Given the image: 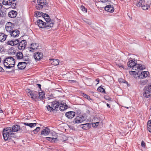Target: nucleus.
Masks as SVG:
<instances>
[{
  "mask_svg": "<svg viewBox=\"0 0 151 151\" xmlns=\"http://www.w3.org/2000/svg\"><path fill=\"white\" fill-rule=\"evenodd\" d=\"M2 135L5 141L9 140L12 137H14V134L13 133L10 127L4 128L2 131Z\"/></svg>",
  "mask_w": 151,
  "mask_h": 151,
  "instance_id": "nucleus-1",
  "label": "nucleus"
},
{
  "mask_svg": "<svg viewBox=\"0 0 151 151\" xmlns=\"http://www.w3.org/2000/svg\"><path fill=\"white\" fill-rule=\"evenodd\" d=\"M52 22L51 23L48 24V22H44L42 20L39 19L37 21V24L40 28L48 29L53 26Z\"/></svg>",
  "mask_w": 151,
  "mask_h": 151,
  "instance_id": "nucleus-2",
  "label": "nucleus"
},
{
  "mask_svg": "<svg viewBox=\"0 0 151 151\" xmlns=\"http://www.w3.org/2000/svg\"><path fill=\"white\" fill-rule=\"evenodd\" d=\"M60 103V102L57 100L51 102V105H48L46 106L47 110L50 112L53 111H57Z\"/></svg>",
  "mask_w": 151,
  "mask_h": 151,
  "instance_id": "nucleus-3",
  "label": "nucleus"
},
{
  "mask_svg": "<svg viewBox=\"0 0 151 151\" xmlns=\"http://www.w3.org/2000/svg\"><path fill=\"white\" fill-rule=\"evenodd\" d=\"M26 91L28 96L29 95L31 96V98L32 99L34 100L35 101L39 100L38 92L32 91L29 89H26Z\"/></svg>",
  "mask_w": 151,
  "mask_h": 151,
  "instance_id": "nucleus-4",
  "label": "nucleus"
},
{
  "mask_svg": "<svg viewBox=\"0 0 151 151\" xmlns=\"http://www.w3.org/2000/svg\"><path fill=\"white\" fill-rule=\"evenodd\" d=\"M144 92L143 93V96L146 98L151 97V83L147 85L143 89Z\"/></svg>",
  "mask_w": 151,
  "mask_h": 151,
  "instance_id": "nucleus-5",
  "label": "nucleus"
},
{
  "mask_svg": "<svg viewBox=\"0 0 151 151\" xmlns=\"http://www.w3.org/2000/svg\"><path fill=\"white\" fill-rule=\"evenodd\" d=\"M10 128H11L12 131L13 133L14 132H17L18 131H19L20 132H22L26 128V127L23 126L20 128L19 125L15 124L13 125L12 127H10Z\"/></svg>",
  "mask_w": 151,
  "mask_h": 151,
  "instance_id": "nucleus-6",
  "label": "nucleus"
},
{
  "mask_svg": "<svg viewBox=\"0 0 151 151\" xmlns=\"http://www.w3.org/2000/svg\"><path fill=\"white\" fill-rule=\"evenodd\" d=\"M37 4L36 6V8L37 10H40L43 8L44 5L47 6L46 0H37Z\"/></svg>",
  "mask_w": 151,
  "mask_h": 151,
  "instance_id": "nucleus-7",
  "label": "nucleus"
},
{
  "mask_svg": "<svg viewBox=\"0 0 151 151\" xmlns=\"http://www.w3.org/2000/svg\"><path fill=\"white\" fill-rule=\"evenodd\" d=\"M86 120V118L83 115H80L77 116L73 121V122L74 124H78L82 123Z\"/></svg>",
  "mask_w": 151,
  "mask_h": 151,
  "instance_id": "nucleus-8",
  "label": "nucleus"
},
{
  "mask_svg": "<svg viewBox=\"0 0 151 151\" xmlns=\"http://www.w3.org/2000/svg\"><path fill=\"white\" fill-rule=\"evenodd\" d=\"M134 65L133 67L132 68V70H142L145 68V66L144 65L137 64V61L136 63Z\"/></svg>",
  "mask_w": 151,
  "mask_h": 151,
  "instance_id": "nucleus-9",
  "label": "nucleus"
},
{
  "mask_svg": "<svg viewBox=\"0 0 151 151\" xmlns=\"http://www.w3.org/2000/svg\"><path fill=\"white\" fill-rule=\"evenodd\" d=\"M27 42L25 40H22L19 42L17 46L19 50H24L25 48Z\"/></svg>",
  "mask_w": 151,
  "mask_h": 151,
  "instance_id": "nucleus-10",
  "label": "nucleus"
},
{
  "mask_svg": "<svg viewBox=\"0 0 151 151\" xmlns=\"http://www.w3.org/2000/svg\"><path fill=\"white\" fill-rule=\"evenodd\" d=\"M34 57L36 61H39L42 58L43 55L41 52H35L34 55Z\"/></svg>",
  "mask_w": 151,
  "mask_h": 151,
  "instance_id": "nucleus-11",
  "label": "nucleus"
},
{
  "mask_svg": "<svg viewBox=\"0 0 151 151\" xmlns=\"http://www.w3.org/2000/svg\"><path fill=\"white\" fill-rule=\"evenodd\" d=\"M59 106V109L61 111H63L65 110H66L68 108V106L65 103H62L61 102H60Z\"/></svg>",
  "mask_w": 151,
  "mask_h": 151,
  "instance_id": "nucleus-12",
  "label": "nucleus"
},
{
  "mask_svg": "<svg viewBox=\"0 0 151 151\" xmlns=\"http://www.w3.org/2000/svg\"><path fill=\"white\" fill-rule=\"evenodd\" d=\"M65 115L68 119H72L75 116V113L73 111H68L65 113Z\"/></svg>",
  "mask_w": 151,
  "mask_h": 151,
  "instance_id": "nucleus-13",
  "label": "nucleus"
},
{
  "mask_svg": "<svg viewBox=\"0 0 151 151\" xmlns=\"http://www.w3.org/2000/svg\"><path fill=\"white\" fill-rule=\"evenodd\" d=\"M27 65V63L25 62H19L17 65L18 68L19 70L24 69Z\"/></svg>",
  "mask_w": 151,
  "mask_h": 151,
  "instance_id": "nucleus-14",
  "label": "nucleus"
},
{
  "mask_svg": "<svg viewBox=\"0 0 151 151\" xmlns=\"http://www.w3.org/2000/svg\"><path fill=\"white\" fill-rule=\"evenodd\" d=\"M104 9L106 11L111 13L113 12L114 10L113 6L110 4L105 7Z\"/></svg>",
  "mask_w": 151,
  "mask_h": 151,
  "instance_id": "nucleus-15",
  "label": "nucleus"
},
{
  "mask_svg": "<svg viewBox=\"0 0 151 151\" xmlns=\"http://www.w3.org/2000/svg\"><path fill=\"white\" fill-rule=\"evenodd\" d=\"M20 32L18 29L13 30L10 33L12 37H16L19 36Z\"/></svg>",
  "mask_w": 151,
  "mask_h": 151,
  "instance_id": "nucleus-16",
  "label": "nucleus"
},
{
  "mask_svg": "<svg viewBox=\"0 0 151 151\" xmlns=\"http://www.w3.org/2000/svg\"><path fill=\"white\" fill-rule=\"evenodd\" d=\"M80 126L83 129L86 130L89 129L91 126V124L90 123L81 124Z\"/></svg>",
  "mask_w": 151,
  "mask_h": 151,
  "instance_id": "nucleus-17",
  "label": "nucleus"
},
{
  "mask_svg": "<svg viewBox=\"0 0 151 151\" xmlns=\"http://www.w3.org/2000/svg\"><path fill=\"white\" fill-rule=\"evenodd\" d=\"M17 12L15 11L12 10L8 14V16L11 18H14L16 17L17 15Z\"/></svg>",
  "mask_w": 151,
  "mask_h": 151,
  "instance_id": "nucleus-18",
  "label": "nucleus"
},
{
  "mask_svg": "<svg viewBox=\"0 0 151 151\" xmlns=\"http://www.w3.org/2000/svg\"><path fill=\"white\" fill-rule=\"evenodd\" d=\"M49 60L52 65H57L59 64V61L58 59H50Z\"/></svg>",
  "mask_w": 151,
  "mask_h": 151,
  "instance_id": "nucleus-19",
  "label": "nucleus"
},
{
  "mask_svg": "<svg viewBox=\"0 0 151 151\" xmlns=\"http://www.w3.org/2000/svg\"><path fill=\"white\" fill-rule=\"evenodd\" d=\"M50 132V129L47 128V127L45 129H43L41 132V135H48Z\"/></svg>",
  "mask_w": 151,
  "mask_h": 151,
  "instance_id": "nucleus-20",
  "label": "nucleus"
},
{
  "mask_svg": "<svg viewBox=\"0 0 151 151\" xmlns=\"http://www.w3.org/2000/svg\"><path fill=\"white\" fill-rule=\"evenodd\" d=\"M39 93V99L40 100H43L44 99L45 97V93L43 91H41V92H38Z\"/></svg>",
  "mask_w": 151,
  "mask_h": 151,
  "instance_id": "nucleus-21",
  "label": "nucleus"
},
{
  "mask_svg": "<svg viewBox=\"0 0 151 151\" xmlns=\"http://www.w3.org/2000/svg\"><path fill=\"white\" fill-rule=\"evenodd\" d=\"M136 63V62H135V60H131L129 61L127 63V65L128 67L130 68H132L134 66V64Z\"/></svg>",
  "mask_w": 151,
  "mask_h": 151,
  "instance_id": "nucleus-22",
  "label": "nucleus"
},
{
  "mask_svg": "<svg viewBox=\"0 0 151 151\" xmlns=\"http://www.w3.org/2000/svg\"><path fill=\"white\" fill-rule=\"evenodd\" d=\"M142 77H140V79H142L148 76L149 75V72L148 71H143L141 72Z\"/></svg>",
  "mask_w": 151,
  "mask_h": 151,
  "instance_id": "nucleus-23",
  "label": "nucleus"
},
{
  "mask_svg": "<svg viewBox=\"0 0 151 151\" xmlns=\"http://www.w3.org/2000/svg\"><path fill=\"white\" fill-rule=\"evenodd\" d=\"M7 35L2 33H0V41L3 42L6 39Z\"/></svg>",
  "mask_w": 151,
  "mask_h": 151,
  "instance_id": "nucleus-24",
  "label": "nucleus"
},
{
  "mask_svg": "<svg viewBox=\"0 0 151 151\" xmlns=\"http://www.w3.org/2000/svg\"><path fill=\"white\" fill-rule=\"evenodd\" d=\"M5 61H6L9 63H12V62H13V63H15V60L12 57H9L5 59Z\"/></svg>",
  "mask_w": 151,
  "mask_h": 151,
  "instance_id": "nucleus-25",
  "label": "nucleus"
},
{
  "mask_svg": "<svg viewBox=\"0 0 151 151\" xmlns=\"http://www.w3.org/2000/svg\"><path fill=\"white\" fill-rule=\"evenodd\" d=\"M16 56L17 59H21L24 58L22 53L21 52H18L16 54Z\"/></svg>",
  "mask_w": 151,
  "mask_h": 151,
  "instance_id": "nucleus-26",
  "label": "nucleus"
},
{
  "mask_svg": "<svg viewBox=\"0 0 151 151\" xmlns=\"http://www.w3.org/2000/svg\"><path fill=\"white\" fill-rule=\"evenodd\" d=\"M145 3V0H139V1H137L136 4V5L138 7L142 6V5H144Z\"/></svg>",
  "mask_w": 151,
  "mask_h": 151,
  "instance_id": "nucleus-27",
  "label": "nucleus"
},
{
  "mask_svg": "<svg viewBox=\"0 0 151 151\" xmlns=\"http://www.w3.org/2000/svg\"><path fill=\"white\" fill-rule=\"evenodd\" d=\"M48 17H48H45L44 18V19L45 20L46 22L47 23L48 22V24H49L50 23H52H52L53 25L54 24V21L53 20H51V19L50 18V17L49 16V17Z\"/></svg>",
  "mask_w": 151,
  "mask_h": 151,
  "instance_id": "nucleus-28",
  "label": "nucleus"
},
{
  "mask_svg": "<svg viewBox=\"0 0 151 151\" xmlns=\"http://www.w3.org/2000/svg\"><path fill=\"white\" fill-rule=\"evenodd\" d=\"M23 124L25 125L28 126L31 128H32L35 126L37 124V123H28L27 122H24Z\"/></svg>",
  "mask_w": 151,
  "mask_h": 151,
  "instance_id": "nucleus-29",
  "label": "nucleus"
},
{
  "mask_svg": "<svg viewBox=\"0 0 151 151\" xmlns=\"http://www.w3.org/2000/svg\"><path fill=\"white\" fill-rule=\"evenodd\" d=\"M148 80L147 79L142 80L140 81L138 83L142 86H144L148 82Z\"/></svg>",
  "mask_w": 151,
  "mask_h": 151,
  "instance_id": "nucleus-30",
  "label": "nucleus"
},
{
  "mask_svg": "<svg viewBox=\"0 0 151 151\" xmlns=\"http://www.w3.org/2000/svg\"><path fill=\"white\" fill-rule=\"evenodd\" d=\"M46 138L47 140L50 141L52 143L55 142L56 140L57 139V138H54L50 137H46Z\"/></svg>",
  "mask_w": 151,
  "mask_h": 151,
  "instance_id": "nucleus-31",
  "label": "nucleus"
},
{
  "mask_svg": "<svg viewBox=\"0 0 151 151\" xmlns=\"http://www.w3.org/2000/svg\"><path fill=\"white\" fill-rule=\"evenodd\" d=\"M31 45L32 47H30V49H32V50H34L35 49H37V47L39 46V44L37 43H32L31 44Z\"/></svg>",
  "mask_w": 151,
  "mask_h": 151,
  "instance_id": "nucleus-32",
  "label": "nucleus"
},
{
  "mask_svg": "<svg viewBox=\"0 0 151 151\" xmlns=\"http://www.w3.org/2000/svg\"><path fill=\"white\" fill-rule=\"evenodd\" d=\"M147 128L148 130L151 132V120H149L147 123Z\"/></svg>",
  "mask_w": 151,
  "mask_h": 151,
  "instance_id": "nucleus-33",
  "label": "nucleus"
},
{
  "mask_svg": "<svg viewBox=\"0 0 151 151\" xmlns=\"http://www.w3.org/2000/svg\"><path fill=\"white\" fill-rule=\"evenodd\" d=\"M14 27H5V29L6 31L9 33L13 30V28Z\"/></svg>",
  "mask_w": 151,
  "mask_h": 151,
  "instance_id": "nucleus-34",
  "label": "nucleus"
},
{
  "mask_svg": "<svg viewBox=\"0 0 151 151\" xmlns=\"http://www.w3.org/2000/svg\"><path fill=\"white\" fill-rule=\"evenodd\" d=\"M86 23V24L88 25H91V21L89 19H87L84 18L82 19Z\"/></svg>",
  "mask_w": 151,
  "mask_h": 151,
  "instance_id": "nucleus-35",
  "label": "nucleus"
},
{
  "mask_svg": "<svg viewBox=\"0 0 151 151\" xmlns=\"http://www.w3.org/2000/svg\"><path fill=\"white\" fill-rule=\"evenodd\" d=\"M9 5H11V7L12 9H14L16 8V4L15 3L12 2V1H9Z\"/></svg>",
  "mask_w": 151,
  "mask_h": 151,
  "instance_id": "nucleus-36",
  "label": "nucleus"
},
{
  "mask_svg": "<svg viewBox=\"0 0 151 151\" xmlns=\"http://www.w3.org/2000/svg\"><path fill=\"white\" fill-rule=\"evenodd\" d=\"M97 90L100 92L106 93L104 89L102 88L101 86L99 87L98 88Z\"/></svg>",
  "mask_w": 151,
  "mask_h": 151,
  "instance_id": "nucleus-37",
  "label": "nucleus"
},
{
  "mask_svg": "<svg viewBox=\"0 0 151 151\" xmlns=\"http://www.w3.org/2000/svg\"><path fill=\"white\" fill-rule=\"evenodd\" d=\"M82 95L85 98H86V99H87L88 100H92V99L90 98V96L89 95H87L86 94H85L84 93H83L82 94Z\"/></svg>",
  "mask_w": 151,
  "mask_h": 151,
  "instance_id": "nucleus-38",
  "label": "nucleus"
},
{
  "mask_svg": "<svg viewBox=\"0 0 151 151\" xmlns=\"http://www.w3.org/2000/svg\"><path fill=\"white\" fill-rule=\"evenodd\" d=\"M129 73L130 75H134L135 76L139 75V74H138L137 70V71H129Z\"/></svg>",
  "mask_w": 151,
  "mask_h": 151,
  "instance_id": "nucleus-39",
  "label": "nucleus"
},
{
  "mask_svg": "<svg viewBox=\"0 0 151 151\" xmlns=\"http://www.w3.org/2000/svg\"><path fill=\"white\" fill-rule=\"evenodd\" d=\"M142 9L144 10H146L148 9V8L150 7V6L149 5L146 4H144L141 6Z\"/></svg>",
  "mask_w": 151,
  "mask_h": 151,
  "instance_id": "nucleus-40",
  "label": "nucleus"
},
{
  "mask_svg": "<svg viewBox=\"0 0 151 151\" xmlns=\"http://www.w3.org/2000/svg\"><path fill=\"white\" fill-rule=\"evenodd\" d=\"M42 12H40L38 11L36 12L35 14V16L37 17H40L42 16Z\"/></svg>",
  "mask_w": 151,
  "mask_h": 151,
  "instance_id": "nucleus-41",
  "label": "nucleus"
},
{
  "mask_svg": "<svg viewBox=\"0 0 151 151\" xmlns=\"http://www.w3.org/2000/svg\"><path fill=\"white\" fill-rule=\"evenodd\" d=\"M14 23L9 22L6 23L5 27H14Z\"/></svg>",
  "mask_w": 151,
  "mask_h": 151,
  "instance_id": "nucleus-42",
  "label": "nucleus"
},
{
  "mask_svg": "<svg viewBox=\"0 0 151 151\" xmlns=\"http://www.w3.org/2000/svg\"><path fill=\"white\" fill-rule=\"evenodd\" d=\"M9 1H10V0H3V4L4 5H9L10 3Z\"/></svg>",
  "mask_w": 151,
  "mask_h": 151,
  "instance_id": "nucleus-43",
  "label": "nucleus"
},
{
  "mask_svg": "<svg viewBox=\"0 0 151 151\" xmlns=\"http://www.w3.org/2000/svg\"><path fill=\"white\" fill-rule=\"evenodd\" d=\"M13 46L17 45L19 44V41L18 39H16L14 40H13Z\"/></svg>",
  "mask_w": 151,
  "mask_h": 151,
  "instance_id": "nucleus-44",
  "label": "nucleus"
},
{
  "mask_svg": "<svg viewBox=\"0 0 151 151\" xmlns=\"http://www.w3.org/2000/svg\"><path fill=\"white\" fill-rule=\"evenodd\" d=\"M40 128L39 127H37L33 131V132L35 134L37 133V132L39 131Z\"/></svg>",
  "mask_w": 151,
  "mask_h": 151,
  "instance_id": "nucleus-45",
  "label": "nucleus"
},
{
  "mask_svg": "<svg viewBox=\"0 0 151 151\" xmlns=\"http://www.w3.org/2000/svg\"><path fill=\"white\" fill-rule=\"evenodd\" d=\"M119 81L120 83H128L124 79L122 78H120L119 79Z\"/></svg>",
  "mask_w": 151,
  "mask_h": 151,
  "instance_id": "nucleus-46",
  "label": "nucleus"
},
{
  "mask_svg": "<svg viewBox=\"0 0 151 151\" xmlns=\"http://www.w3.org/2000/svg\"><path fill=\"white\" fill-rule=\"evenodd\" d=\"M80 8L83 12H87V9L83 6H81Z\"/></svg>",
  "mask_w": 151,
  "mask_h": 151,
  "instance_id": "nucleus-47",
  "label": "nucleus"
},
{
  "mask_svg": "<svg viewBox=\"0 0 151 151\" xmlns=\"http://www.w3.org/2000/svg\"><path fill=\"white\" fill-rule=\"evenodd\" d=\"M99 122H97L96 123H92V126L93 127H96L99 125Z\"/></svg>",
  "mask_w": 151,
  "mask_h": 151,
  "instance_id": "nucleus-48",
  "label": "nucleus"
},
{
  "mask_svg": "<svg viewBox=\"0 0 151 151\" xmlns=\"http://www.w3.org/2000/svg\"><path fill=\"white\" fill-rule=\"evenodd\" d=\"M104 98L106 100H108L109 101H111V98L109 97V96H107V95L105 96H104Z\"/></svg>",
  "mask_w": 151,
  "mask_h": 151,
  "instance_id": "nucleus-49",
  "label": "nucleus"
},
{
  "mask_svg": "<svg viewBox=\"0 0 151 151\" xmlns=\"http://www.w3.org/2000/svg\"><path fill=\"white\" fill-rule=\"evenodd\" d=\"M13 40H12L11 41H8L6 43V44H7V45L13 46Z\"/></svg>",
  "mask_w": 151,
  "mask_h": 151,
  "instance_id": "nucleus-50",
  "label": "nucleus"
},
{
  "mask_svg": "<svg viewBox=\"0 0 151 151\" xmlns=\"http://www.w3.org/2000/svg\"><path fill=\"white\" fill-rule=\"evenodd\" d=\"M11 64V63H9L8 62H6V61H5V60H4V65L5 67H6L8 65H10Z\"/></svg>",
  "mask_w": 151,
  "mask_h": 151,
  "instance_id": "nucleus-51",
  "label": "nucleus"
},
{
  "mask_svg": "<svg viewBox=\"0 0 151 151\" xmlns=\"http://www.w3.org/2000/svg\"><path fill=\"white\" fill-rule=\"evenodd\" d=\"M41 16H42L43 18H44L46 17H48H48H49V15L47 14L46 13H42V14Z\"/></svg>",
  "mask_w": 151,
  "mask_h": 151,
  "instance_id": "nucleus-52",
  "label": "nucleus"
},
{
  "mask_svg": "<svg viewBox=\"0 0 151 151\" xmlns=\"http://www.w3.org/2000/svg\"><path fill=\"white\" fill-rule=\"evenodd\" d=\"M139 70H137L138 74H139V75H138V77L139 78H140V77H142V74H141L142 72L139 71Z\"/></svg>",
  "mask_w": 151,
  "mask_h": 151,
  "instance_id": "nucleus-53",
  "label": "nucleus"
},
{
  "mask_svg": "<svg viewBox=\"0 0 151 151\" xmlns=\"http://www.w3.org/2000/svg\"><path fill=\"white\" fill-rule=\"evenodd\" d=\"M141 146L142 147H145L146 146V145L145 142L143 141H142L141 142Z\"/></svg>",
  "mask_w": 151,
  "mask_h": 151,
  "instance_id": "nucleus-54",
  "label": "nucleus"
},
{
  "mask_svg": "<svg viewBox=\"0 0 151 151\" xmlns=\"http://www.w3.org/2000/svg\"><path fill=\"white\" fill-rule=\"evenodd\" d=\"M68 81L70 82V83H73L76 82V81L70 80H68Z\"/></svg>",
  "mask_w": 151,
  "mask_h": 151,
  "instance_id": "nucleus-55",
  "label": "nucleus"
},
{
  "mask_svg": "<svg viewBox=\"0 0 151 151\" xmlns=\"http://www.w3.org/2000/svg\"><path fill=\"white\" fill-rule=\"evenodd\" d=\"M14 72H15L14 69L13 70H12L11 71H6V72L8 73H13Z\"/></svg>",
  "mask_w": 151,
  "mask_h": 151,
  "instance_id": "nucleus-56",
  "label": "nucleus"
},
{
  "mask_svg": "<svg viewBox=\"0 0 151 151\" xmlns=\"http://www.w3.org/2000/svg\"><path fill=\"white\" fill-rule=\"evenodd\" d=\"M5 23V21L4 20H1L0 21V24L1 25Z\"/></svg>",
  "mask_w": 151,
  "mask_h": 151,
  "instance_id": "nucleus-57",
  "label": "nucleus"
},
{
  "mask_svg": "<svg viewBox=\"0 0 151 151\" xmlns=\"http://www.w3.org/2000/svg\"><path fill=\"white\" fill-rule=\"evenodd\" d=\"M103 3H105L107 1L110 2L111 1L109 0H100Z\"/></svg>",
  "mask_w": 151,
  "mask_h": 151,
  "instance_id": "nucleus-58",
  "label": "nucleus"
},
{
  "mask_svg": "<svg viewBox=\"0 0 151 151\" xmlns=\"http://www.w3.org/2000/svg\"><path fill=\"white\" fill-rule=\"evenodd\" d=\"M10 65H8V66H6L5 67H6V68L9 69L10 68H11L14 67V66H10Z\"/></svg>",
  "mask_w": 151,
  "mask_h": 151,
  "instance_id": "nucleus-59",
  "label": "nucleus"
},
{
  "mask_svg": "<svg viewBox=\"0 0 151 151\" xmlns=\"http://www.w3.org/2000/svg\"><path fill=\"white\" fill-rule=\"evenodd\" d=\"M118 66L119 68H123V69H124V67L123 65H118Z\"/></svg>",
  "mask_w": 151,
  "mask_h": 151,
  "instance_id": "nucleus-60",
  "label": "nucleus"
},
{
  "mask_svg": "<svg viewBox=\"0 0 151 151\" xmlns=\"http://www.w3.org/2000/svg\"><path fill=\"white\" fill-rule=\"evenodd\" d=\"M4 70L3 68L2 67L0 66V72H4Z\"/></svg>",
  "mask_w": 151,
  "mask_h": 151,
  "instance_id": "nucleus-61",
  "label": "nucleus"
},
{
  "mask_svg": "<svg viewBox=\"0 0 151 151\" xmlns=\"http://www.w3.org/2000/svg\"><path fill=\"white\" fill-rule=\"evenodd\" d=\"M25 57H24V58L23 59H24V60L25 61H27L28 60H29V58H26V57L25 58Z\"/></svg>",
  "mask_w": 151,
  "mask_h": 151,
  "instance_id": "nucleus-62",
  "label": "nucleus"
},
{
  "mask_svg": "<svg viewBox=\"0 0 151 151\" xmlns=\"http://www.w3.org/2000/svg\"><path fill=\"white\" fill-rule=\"evenodd\" d=\"M37 86L38 87L40 88V89L41 90V84H37Z\"/></svg>",
  "mask_w": 151,
  "mask_h": 151,
  "instance_id": "nucleus-63",
  "label": "nucleus"
},
{
  "mask_svg": "<svg viewBox=\"0 0 151 151\" xmlns=\"http://www.w3.org/2000/svg\"><path fill=\"white\" fill-rule=\"evenodd\" d=\"M96 81L98 82V83H97V84H98L99 82V78L96 79Z\"/></svg>",
  "mask_w": 151,
  "mask_h": 151,
  "instance_id": "nucleus-64",
  "label": "nucleus"
}]
</instances>
